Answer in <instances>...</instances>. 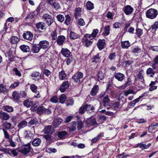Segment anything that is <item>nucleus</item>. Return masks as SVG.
<instances>
[{
	"mask_svg": "<svg viewBox=\"0 0 158 158\" xmlns=\"http://www.w3.org/2000/svg\"><path fill=\"white\" fill-rule=\"evenodd\" d=\"M77 23L78 25L80 26H83L85 25V22L82 18H80L78 19L77 21Z\"/></svg>",
	"mask_w": 158,
	"mask_h": 158,
	"instance_id": "052dcab7",
	"label": "nucleus"
},
{
	"mask_svg": "<svg viewBox=\"0 0 158 158\" xmlns=\"http://www.w3.org/2000/svg\"><path fill=\"white\" fill-rule=\"evenodd\" d=\"M66 77V75L64 72L63 71H61L60 72L59 74V77L60 80H64Z\"/></svg>",
	"mask_w": 158,
	"mask_h": 158,
	"instance_id": "72a5a7b5",
	"label": "nucleus"
},
{
	"mask_svg": "<svg viewBox=\"0 0 158 158\" xmlns=\"http://www.w3.org/2000/svg\"><path fill=\"white\" fill-rule=\"evenodd\" d=\"M40 51V45L39 44H34L33 45L32 49V51L34 53H37Z\"/></svg>",
	"mask_w": 158,
	"mask_h": 158,
	"instance_id": "393cba45",
	"label": "nucleus"
},
{
	"mask_svg": "<svg viewBox=\"0 0 158 158\" xmlns=\"http://www.w3.org/2000/svg\"><path fill=\"white\" fill-rule=\"evenodd\" d=\"M101 135V133H99L97 136L92 139L91 140L92 142L93 143H95L100 138Z\"/></svg>",
	"mask_w": 158,
	"mask_h": 158,
	"instance_id": "0e129e2a",
	"label": "nucleus"
},
{
	"mask_svg": "<svg viewBox=\"0 0 158 158\" xmlns=\"http://www.w3.org/2000/svg\"><path fill=\"white\" fill-rule=\"evenodd\" d=\"M86 6L87 9L89 10H91L94 8L93 4L89 1L87 2Z\"/></svg>",
	"mask_w": 158,
	"mask_h": 158,
	"instance_id": "c9c22d12",
	"label": "nucleus"
},
{
	"mask_svg": "<svg viewBox=\"0 0 158 158\" xmlns=\"http://www.w3.org/2000/svg\"><path fill=\"white\" fill-rule=\"evenodd\" d=\"M104 77V73L101 71H99L97 75V78L98 81L102 80Z\"/></svg>",
	"mask_w": 158,
	"mask_h": 158,
	"instance_id": "bb28decb",
	"label": "nucleus"
},
{
	"mask_svg": "<svg viewBox=\"0 0 158 158\" xmlns=\"http://www.w3.org/2000/svg\"><path fill=\"white\" fill-rule=\"evenodd\" d=\"M130 45V43L128 41H122L121 43V46L123 48H127Z\"/></svg>",
	"mask_w": 158,
	"mask_h": 158,
	"instance_id": "a878e982",
	"label": "nucleus"
},
{
	"mask_svg": "<svg viewBox=\"0 0 158 158\" xmlns=\"http://www.w3.org/2000/svg\"><path fill=\"white\" fill-rule=\"evenodd\" d=\"M72 126L70 127L69 130L70 131H74L76 129V123L75 122H73L72 123Z\"/></svg>",
	"mask_w": 158,
	"mask_h": 158,
	"instance_id": "4d7b16f0",
	"label": "nucleus"
},
{
	"mask_svg": "<svg viewBox=\"0 0 158 158\" xmlns=\"http://www.w3.org/2000/svg\"><path fill=\"white\" fill-rule=\"evenodd\" d=\"M146 73L147 75L155 74L156 72L154 71L152 68H149L147 70Z\"/></svg>",
	"mask_w": 158,
	"mask_h": 158,
	"instance_id": "de8ad7c7",
	"label": "nucleus"
},
{
	"mask_svg": "<svg viewBox=\"0 0 158 158\" xmlns=\"http://www.w3.org/2000/svg\"><path fill=\"white\" fill-rule=\"evenodd\" d=\"M3 131L4 132V137L6 139L9 140L11 138V137H10V135L9 134L7 131L4 129H3Z\"/></svg>",
	"mask_w": 158,
	"mask_h": 158,
	"instance_id": "680f3d73",
	"label": "nucleus"
},
{
	"mask_svg": "<svg viewBox=\"0 0 158 158\" xmlns=\"http://www.w3.org/2000/svg\"><path fill=\"white\" fill-rule=\"evenodd\" d=\"M151 28L152 30L155 31L158 28V22L156 21L154 24L151 27Z\"/></svg>",
	"mask_w": 158,
	"mask_h": 158,
	"instance_id": "bf43d9fd",
	"label": "nucleus"
},
{
	"mask_svg": "<svg viewBox=\"0 0 158 158\" xmlns=\"http://www.w3.org/2000/svg\"><path fill=\"white\" fill-rule=\"evenodd\" d=\"M52 127L51 126H48L46 127L44 129V132L45 134H48L51 133V130Z\"/></svg>",
	"mask_w": 158,
	"mask_h": 158,
	"instance_id": "4c0bfd02",
	"label": "nucleus"
},
{
	"mask_svg": "<svg viewBox=\"0 0 158 158\" xmlns=\"http://www.w3.org/2000/svg\"><path fill=\"white\" fill-rule=\"evenodd\" d=\"M57 34L56 30L53 31L51 33V36L53 40H56L57 37Z\"/></svg>",
	"mask_w": 158,
	"mask_h": 158,
	"instance_id": "09e8293b",
	"label": "nucleus"
},
{
	"mask_svg": "<svg viewBox=\"0 0 158 158\" xmlns=\"http://www.w3.org/2000/svg\"><path fill=\"white\" fill-rule=\"evenodd\" d=\"M20 48L23 52H29L30 50L29 47L25 45H23L20 46Z\"/></svg>",
	"mask_w": 158,
	"mask_h": 158,
	"instance_id": "cd10ccee",
	"label": "nucleus"
},
{
	"mask_svg": "<svg viewBox=\"0 0 158 158\" xmlns=\"http://www.w3.org/2000/svg\"><path fill=\"white\" fill-rule=\"evenodd\" d=\"M42 19L48 25L50 26L53 22L52 16L48 14H45L42 16Z\"/></svg>",
	"mask_w": 158,
	"mask_h": 158,
	"instance_id": "20e7f679",
	"label": "nucleus"
},
{
	"mask_svg": "<svg viewBox=\"0 0 158 158\" xmlns=\"http://www.w3.org/2000/svg\"><path fill=\"white\" fill-rule=\"evenodd\" d=\"M7 90V89L6 88V86L5 85H4L2 84H0V93H4L5 92H6Z\"/></svg>",
	"mask_w": 158,
	"mask_h": 158,
	"instance_id": "3c124183",
	"label": "nucleus"
},
{
	"mask_svg": "<svg viewBox=\"0 0 158 158\" xmlns=\"http://www.w3.org/2000/svg\"><path fill=\"white\" fill-rule=\"evenodd\" d=\"M19 85V82H15L11 84L10 88H11L14 89L18 87Z\"/></svg>",
	"mask_w": 158,
	"mask_h": 158,
	"instance_id": "774afa93",
	"label": "nucleus"
},
{
	"mask_svg": "<svg viewBox=\"0 0 158 158\" xmlns=\"http://www.w3.org/2000/svg\"><path fill=\"white\" fill-rule=\"evenodd\" d=\"M112 107L115 110H118L121 108L119 102H118L113 103L112 105Z\"/></svg>",
	"mask_w": 158,
	"mask_h": 158,
	"instance_id": "e433bc0d",
	"label": "nucleus"
},
{
	"mask_svg": "<svg viewBox=\"0 0 158 158\" xmlns=\"http://www.w3.org/2000/svg\"><path fill=\"white\" fill-rule=\"evenodd\" d=\"M32 144L34 146H37L40 145V139H35L32 141Z\"/></svg>",
	"mask_w": 158,
	"mask_h": 158,
	"instance_id": "c03bdc74",
	"label": "nucleus"
},
{
	"mask_svg": "<svg viewBox=\"0 0 158 158\" xmlns=\"http://www.w3.org/2000/svg\"><path fill=\"white\" fill-rule=\"evenodd\" d=\"M110 27L109 25L105 26L103 34L105 36L108 35L110 33Z\"/></svg>",
	"mask_w": 158,
	"mask_h": 158,
	"instance_id": "f704fd0d",
	"label": "nucleus"
},
{
	"mask_svg": "<svg viewBox=\"0 0 158 158\" xmlns=\"http://www.w3.org/2000/svg\"><path fill=\"white\" fill-rule=\"evenodd\" d=\"M12 96L13 98L16 100H18L19 99V96L18 92L16 91H14L12 93Z\"/></svg>",
	"mask_w": 158,
	"mask_h": 158,
	"instance_id": "a18cd8bd",
	"label": "nucleus"
},
{
	"mask_svg": "<svg viewBox=\"0 0 158 158\" xmlns=\"http://www.w3.org/2000/svg\"><path fill=\"white\" fill-rule=\"evenodd\" d=\"M49 46L48 42L46 40L40 41V49H46Z\"/></svg>",
	"mask_w": 158,
	"mask_h": 158,
	"instance_id": "a211bd4d",
	"label": "nucleus"
},
{
	"mask_svg": "<svg viewBox=\"0 0 158 158\" xmlns=\"http://www.w3.org/2000/svg\"><path fill=\"white\" fill-rule=\"evenodd\" d=\"M85 109L86 111H90L94 109V107L93 105L90 104H86L85 105Z\"/></svg>",
	"mask_w": 158,
	"mask_h": 158,
	"instance_id": "37998d69",
	"label": "nucleus"
},
{
	"mask_svg": "<svg viewBox=\"0 0 158 158\" xmlns=\"http://www.w3.org/2000/svg\"><path fill=\"white\" fill-rule=\"evenodd\" d=\"M3 129H4L9 130L12 128V124L10 123L6 122L3 124Z\"/></svg>",
	"mask_w": 158,
	"mask_h": 158,
	"instance_id": "7c9ffc66",
	"label": "nucleus"
},
{
	"mask_svg": "<svg viewBox=\"0 0 158 158\" xmlns=\"http://www.w3.org/2000/svg\"><path fill=\"white\" fill-rule=\"evenodd\" d=\"M1 151L2 152H4L5 153H7L10 156H11V153L10 152V149L9 148H2L1 149Z\"/></svg>",
	"mask_w": 158,
	"mask_h": 158,
	"instance_id": "e2e57ef3",
	"label": "nucleus"
},
{
	"mask_svg": "<svg viewBox=\"0 0 158 158\" xmlns=\"http://www.w3.org/2000/svg\"><path fill=\"white\" fill-rule=\"evenodd\" d=\"M19 40V39L17 36H13L10 39L11 43L14 44H16L17 43Z\"/></svg>",
	"mask_w": 158,
	"mask_h": 158,
	"instance_id": "c756f323",
	"label": "nucleus"
},
{
	"mask_svg": "<svg viewBox=\"0 0 158 158\" xmlns=\"http://www.w3.org/2000/svg\"><path fill=\"white\" fill-rule=\"evenodd\" d=\"M31 149L30 144H27L20 151V152L26 155L30 152Z\"/></svg>",
	"mask_w": 158,
	"mask_h": 158,
	"instance_id": "9d476101",
	"label": "nucleus"
},
{
	"mask_svg": "<svg viewBox=\"0 0 158 158\" xmlns=\"http://www.w3.org/2000/svg\"><path fill=\"white\" fill-rule=\"evenodd\" d=\"M66 104L67 106L73 105L74 104L73 100L72 98H70L67 100Z\"/></svg>",
	"mask_w": 158,
	"mask_h": 158,
	"instance_id": "864d4df0",
	"label": "nucleus"
},
{
	"mask_svg": "<svg viewBox=\"0 0 158 158\" xmlns=\"http://www.w3.org/2000/svg\"><path fill=\"white\" fill-rule=\"evenodd\" d=\"M99 59L100 57H99V54H98L94 56L91 59V61L92 62L97 63L99 61Z\"/></svg>",
	"mask_w": 158,
	"mask_h": 158,
	"instance_id": "79ce46f5",
	"label": "nucleus"
},
{
	"mask_svg": "<svg viewBox=\"0 0 158 158\" xmlns=\"http://www.w3.org/2000/svg\"><path fill=\"white\" fill-rule=\"evenodd\" d=\"M43 72V74L45 75L47 77H48L51 74V72L46 69H44Z\"/></svg>",
	"mask_w": 158,
	"mask_h": 158,
	"instance_id": "338daca9",
	"label": "nucleus"
},
{
	"mask_svg": "<svg viewBox=\"0 0 158 158\" xmlns=\"http://www.w3.org/2000/svg\"><path fill=\"white\" fill-rule=\"evenodd\" d=\"M62 122V120L61 118H59L54 120V124L56 126H58L60 125Z\"/></svg>",
	"mask_w": 158,
	"mask_h": 158,
	"instance_id": "5fc2aeb1",
	"label": "nucleus"
},
{
	"mask_svg": "<svg viewBox=\"0 0 158 158\" xmlns=\"http://www.w3.org/2000/svg\"><path fill=\"white\" fill-rule=\"evenodd\" d=\"M39 73L37 72H34L33 73H32L31 76L32 77H34V78H33V79L36 80H39Z\"/></svg>",
	"mask_w": 158,
	"mask_h": 158,
	"instance_id": "603ef678",
	"label": "nucleus"
},
{
	"mask_svg": "<svg viewBox=\"0 0 158 158\" xmlns=\"http://www.w3.org/2000/svg\"><path fill=\"white\" fill-rule=\"evenodd\" d=\"M40 114L41 113L46 114H49L51 113V111L49 110L43 108L42 107H40Z\"/></svg>",
	"mask_w": 158,
	"mask_h": 158,
	"instance_id": "473e14b6",
	"label": "nucleus"
},
{
	"mask_svg": "<svg viewBox=\"0 0 158 158\" xmlns=\"http://www.w3.org/2000/svg\"><path fill=\"white\" fill-rule=\"evenodd\" d=\"M7 142L9 143V145L12 147H15L16 146L15 143L13 141L12 138L8 140Z\"/></svg>",
	"mask_w": 158,
	"mask_h": 158,
	"instance_id": "6e6d98bb",
	"label": "nucleus"
},
{
	"mask_svg": "<svg viewBox=\"0 0 158 158\" xmlns=\"http://www.w3.org/2000/svg\"><path fill=\"white\" fill-rule=\"evenodd\" d=\"M98 32L99 31L98 29H94L93 30L91 34H88V35L90 37V39L93 40L94 39L96 36Z\"/></svg>",
	"mask_w": 158,
	"mask_h": 158,
	"instance_id": "6ab92c4d",
	"label": "nucleus"
},
{
	"mask_svg": "<svg viewBox=\"0 0 158 158\" xmlns=\"http://www.w3.org/2000/svg\"><path fill=\"white\" fill-rule=\"evenodd\" d=\"M139 147L142 149H146L149 148L151 145V143H148L147 145L144 144L143 142H141L138 143Z\"/></svg>",
	"mask_w": 158,
	"mask_h": 158,
	"instance_id": "4be33fe9",
	"label": "nucleus"
},
{
	"mask_svg": "<svg viewBox=\"0 0 158 158\" xmlns=\"http://www.w3.org/2000/svg\"><path fill=\"white\" fill-rule=\"evenodd\" d=\"M90 39V37L88 35V34H85L82 40L83 44L86 47L90 46L92 44V41Z\"/></svg>",
	"mask_w": 158,
	"mask_h": 158,
	"instance_id": "7ed1b4c3",
	"label": "nucleus"
},
{
	"mask_svg": "<svg viewBox=\"0 0 158 158\" xmlns=\"http://www.w3.org/2000/svg\"><path fill=\"white\" fill-rule=\"evenodd\" d=\"M66 99V97L65 95L64 94H62L60 96L59 98V100L60 103H64V102Z\"/></svg>",
	"mask_w": 158,
	"mask_h": 158,
	"instance_id": "a19ab883",
	"label": "nucleus"
},
{
	"mask_svg": "<svg viewBox=\"0 0 158 158\" xmlns=\"http://www.w3.org/2000/svg\"><path fill=\"white\" fill-rule=\"evenodd\" d=\"M65 20L64 23L66 25H69L70 23L71 20L70 16L69 15H67L65 16Z\"/></svg>",
	"mask_w": 158,
	"mask_h": 158,
	"instance_id": "58836bf2",
	"label": "nucleus"
},
{
	"mask_svg": "<svg viewBox=\"0 0 158 158\" xmlns=\"http://www.w3.org/2000/svg\"><path fill=\"white\" fill-rule=\"evenodd\" d=\"M124 13L126 15H129L133 12L134 9L130 5H127L123 9Z\"/></svg>",
	"mask_w": 158,
	"mask_h": 158,
	"instance_id": "6e6552de",
	"label": "nucleus"
},
{
	"mask_svg": "<svg viewBox=\"0 0 158 158\" xmlns=\"http://www.w3.org/2000/svg\"><path fill=\"white\" fill-rule=\"evenodd\" d=\"M39 6H38V7L34 11L30 12L28 14L27 16L25 17V20H30L31 21V19L35 17L39 13L40 9H39Z\"/></svg>",
	"mask_w": 158,
	"mask_h": 158,
	"instance_id": "423d86ee",
	"label": "nucleus"
},
{
	"mask_svg": "<svg viewBox=\"0 0 158 158\" xmlns=\"http://www.w3.org/2000/svg\"><path fill=\"white\" fill-rule=\"evenodd\" d=\"M99 89V87L98 85H95L92 88L91 94L92 96H94L96 94Z\"/></svg>",
	"mask_w": 158,
	"mask_h": 158,
	"instance_id": "5701e85b",
	"label": "nucleus"
},
{
	"mask_svg": "<svg viewBox=\"0 0 158 158\" xmlns=\"http://www.w3.org/2000/svg\"><path fill=\"white\" fill-rule=\"evenodd\" d=\"M57 20L60 22H62L64 20V16L61 15H59L56 16Z\"/></svg>",
	"mask_w": 158,
	"mask_h": 158,
	"instance_id": "69168bd1",
	"label": "nucleus"
},
{
	"mask_svg": "<svg viewBox=\"0 0 158 158\" xmlns=\"http://www.w3.org/2000/svg\"><path fill=\"white\" fill-rule=\"evenodd\" d=\"M47 1L52 7L56 10H57L60 7V4L57 0H47Z\"/></svg>",
	"mask_w": 158,
	"mask_h": 158,
	"instance_id": "39448f33",
	"label": "nucleus"
},
{
	"mask_svg": "<svg viewBox=\"0 0 158 158\" xmlns=\"http://www.w3.org/2000/svg\"><path fill=\"white\" fill-rule=\"evenodd\" d=\"M40 105L38 102H36L31 107V109L32 111L37 110V112L40 114Z\"/></svg>",
	"mask_w": 158,
	"mask_h": 158,
	"instance_id": "f3484780",
	"label": "nucleus"
},
{
	"mask_svg": "<svg viewBox=\"0 0 158 158\" xmlns=\"http://www.w3.org/2000/svg\"><path fill=\"white\" fill-rule=\"evenodd\" d=\"M61 54L65 57H69L70 54V51L66 48H62L61 51Z\"/></svg>",
	"mask_w": 158,
	"mask_h": 158,
	"instance_id": "dca6fc26",
	"label": "nucleus"
},
{
	"mask_svg": "<svg viewBox=\"0 0 158 158\" xmlns=\"http://www.w3.org/2000/svg\"><path fill=\"white\" fill-rule=\"evenodd\" d=\"M143 32L142 29L139 28H136V34L138 37H139L143 34Z\"/></svg>",
	"mask_w": 158,
	"mask_h": 158,
	"instance_id": "8fccbe9b",
	"label": "nucleus"
},
{
	"mask_svg": "<svg viewBox=\"0 0 158 158\" xmlns=\"http://www.w3.org/2000/svg\"><path fill=\"white\" fill-rule=\"evenodd\" d=\"M81 10L80 8L78 7L75 10L74 16L76 19H77L78 17L80 16L81 15Z\"/></svg>",
	"mask_w": 158,
	"mask_h": 158,
	"instance_id": "aec40b11",
	"label": "nucleus"
},
{
	"mask_svg": "<svg viewBox=\"0 0 158 158\" xmlns=\"http://www.w3.org/2000/svg\"><path fill=\"white\" fill-rule=\"evenodd\" d=\"M58 98L56 96H53L50 99V101L52 103H56L58 102Z\"/></svg>",
	"mask_w": 158,
	"mask_h": 158,
	"instance_id": "13d9d810",
	"label": "nucleus"
},
{
	"mask_svg": "<svg viewBox=\"0 0 158 158\" xmlns=\"http://www.w3.org/2000/svg\"><path fill=\"white\" fill-rule=\"evenodd\" d=\"M10 118L9 115L6 113L1 111L0 112V119L2 120H7Z\"/></svg>",
	"mask_w": 158,
	"mask_h": 158,
	"instance_id": "9b49d317",
	"label": "nucleus"
},
{
	"mask_svg": "<svg viewBox=\"0 0 158 158\" xmlns=\"http://www.w3.org/2000/svg\"><path fill=\"white\" fill-rule=\"evenodd\" d=\"M83 73L81 72H79L76 73L72 77V78L74 80L75 82L80 84L83 81Z\"/></svg>",
	"mask_w": 158,
	"mask_h": 158,
	"instance_id": "f03ea898",
	"label": "nucleus"
},
{
	"mask_svg": "<svg viewBox=\"0 0 158 158\" xmlns=\"http://www.w3.org/2000/svg\"><path fill=\"white\" fill-rule=\"evenodd\" d=\"M56 42L58 45H62L66 40L65 37L62 35L59 36L56 39Z\"/></svg>",
	"mask_w": 158,
	"mask_h": 158,
	"instance_id": "1a4fd4ad",
	"label": "nucleus"
},
{
	"mask_svg": "<svg viewBox=\"0 0 158 158\" xmlns=\"http://www.w3.org/2000/svg\"><path fill=\"white\" fill-rule=\"evenodd\" d=\"M69 87V85L68 81L64 82L62 84L60 88V90L62 92H64L65 90Z\"/></svg>",
	"mask_w": 158,
	"mask_h": 158,
	"instance_id": "4468645a",
	"label": "nucleus"
},
{
	"mask_svg": "<svg viewBox=\"0 0 158 158\" xmlns=\"http://www.w3.org/2000/svg\"><path fill=\"white\" fill-rule=\"evenodd\" d=\"M86 123L88 127L97 124L96 120L93 117H91L88 119L86 121Z\"/></svg>",
	"mask_w": 158,
	"mask_h": 158,
	"instance_id": "f8f14e48",
	"label": "nucleus"
},
{
	"mask_svg": "<svg viewBox=\"0 0 158 158\" xmlns=\"http://www.w3.org/2000/svg\"><path fill=\"white\" fill-rule=\"evenodd\" d=\"M110 99L108 96H106L105 97L103 100V103L104 106H106L109 105Z\"/></svg>",
	"mask_w": 158,
	"mask_h": 158,
	"instance_id": "ea45409f",
	"label": "nucleus"
},
{
	"mask_svg": "<svg viewBox=\"0 0 158 158\" xmlns=\"http://www.w3.org/2000/svg\"><path fill=\"white\" fill-rule=\"evenodd\" d=\"M158 14V12L157 10L153 8L149 9L146 12V17L152 19L155 18Z\"/></svg>",
	"mask_w": 158,
	"mask_h": 158,
	"instance_id": "f257e3e1",
	"label": "nucleus"
},
{
	"mask_svg": "<svg viewBox=\"0 0 158 158\" xmlns=\"http://www.w3.org/2000/svg\"><path fill=\"white\" fill-rule=\"evenodd\" d=\"M79 35L71 31L69 34V37L71 39L74 40L79 37Z\"/></svg>",
	"mask_w": 158,
	"mask_h": 158,
	"instance_id": "b1692460",
	"label": "nucleus"
},
{
	"mask_svg": "<svg viewBox=\"0 0 158 158\" xmlns=\"http://www.w3.org/2000/svg\"><path fill=\"white\" fill-rule=\"evenodd\" d=\"M23 36L24 40L31 41L32 39L33 35L31 31H27L23 34Z\"/></svg>",
	"mask_w": 158,
	"mask_h": 158,
	"instance_id": "0eeeda50",
	"label": "nucleus"
},
{
	"mask_svg": "<svg viewBox=\"0 0 158 158\" xmlns=\"http://www.w3.org/2000/svg\"><path fill=\"white\" fill-rule=\"evenodd\" d=\"M105 41L104 39L99 40H98L97 46L99 50H101L104 48L105 44Z\"/></svg>",
	"mask_w": 158,
	"mask_h": 158,
	"instance_id": "2eb2a0df",
	"label": "nucleus"
},
{
	"mask_svg": "<svg viewBox=\"0 0 158 158\" xmlns=\"http://www.w3.org/2000/svg\"><path fill=\"white\" fill-rule=\"evenodd\" d=\"M114 77L118 81H121L124 80L125 75L121 73H117L114 74Z\"/></svg>",
	"mask_w": 158,
	"mask_h": 158,
	"instance_id": "ddd939ff",
	"label": "nucleus"
},
{
	"mask_svg": "<svg viewBox=\"0 0 158 158\" xmlns=\"http://www.w3.org/2000/svg\"><path fill=\"white\" fill-rule=\"evenodd\" d=\"M2 109L5 111L8 112H11L14 111L13 107L8 105L3 106H2Z\"/></svg>",
	"mask_w": 158,
	"mask_h": 158,
	"instance_id": "412c9836",
	"label": "nucleus"
},
{
	"mask_svg": "<svg viewBox=\"0 0 158 158\" xmlns=\"http://www.w3.org/2000/svg\"><path fill=\"white\" fill-rule=\"evenodd\" d=\"M66 135L67 132H66V131H62L58 133V136L60 139H63L65 137Z\"/></svg>",
	"mask_w": 158,
	"mask_h": 158,
	"instance_id": "49530a36",
	"label": "nucleus"
},
{
	"mask_svg": "<svg viewBox=\"0 0 158 158\" xmlns=\"http://www.w3.org/2000/svg\"><path fill=\"white\" fill-rule=\"evenodd\" d=\"M27 123L25 120H23L18 125V127L19 129H21L27 125Z\"/></svg>",
	"mask_w": 158,
	"mask_h": 158,
	"instance_id": "2f4dec72",
	"label": "nucleus"
},
{
	"mask_svg": "<svg viewBox=\"0 0 158 158\" xmlns=\"http://www.w3.org/2000/svg\"><path fill=\"white\" fill-rule=\"evenodd\" d=\"M33 104V102L30 100L27 99L23 102L24 106L27 107H29Z\"/></svg>",
	"mask_w": 158,
	"mask_h": 158,
	"instance_id": "c85d7f7f",
	"label": "nucleus"
}]
</instances>
